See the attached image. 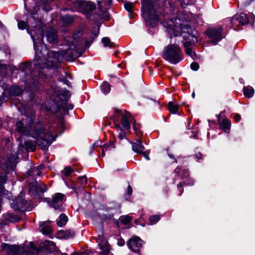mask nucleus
<instances>
[{
    "label": "nucleus",
    "mask_w": 255,
    "mask_h": 255,
    "mask_svg": "<svg viewBox=\"0 0 255 255\" xmlns=\"http://www.w3.org/2000/svg\"><path fill=\"white\" fill-rule=\"evenodd\" d=\"M169 157H170V158H171V159H174V155H173L169 154Z\"/></svg>",
    "instance_id": "obj_55"
},
{
    "label": "nucleus",
    "mask_w": 255,
    "mask_h": 255,
    "mask_svg": "<svg viewBox=\"0 0 255 255\" xmlns=\"http://www.w3.org/2000/svg\"><path fill=\"white\" fill-rule=\"evenodd\" d=\"M126 9L128 12H131L132 10V4L130 2H126L124 4Z\"/></svg>",
    "instance_id": "obj_38"
},
{
    "label": "nucleus",
    "mask_w": 255,
    "mask_h": 255,
    "mask_svg": "<svg viewBox=\"0 0 255 255\" xmlns=\"http://www.w3.org/2000/svg\"><path fill=\"white\" fill-rule=\"evenodd\" d=\"M206 33L211 39L212 43L214 44H216L218 42L225 37L223 33V28L222 27L209 29L207 31Z\"/></svg>",
    "instance_id": "obj_9"
},
{
    "label": "nucleus",
    "mask_w": 255,
    "mask_h": 255,
    "mask_svg": "<svg viewBox=\"0 0 255 255\" xmlns=\"http://www.w3.org/2000/svg\"><path fill=\"white\" fill-rule=\"evenodd\" d=\"M221 126L226 133H229L231 128V123L228 120H223L221 124Z\"/></svg>",
    "instance_id": "obj_25"
},
{
    "label": "nucleus",
    "mask_w": 255,
    "mask_h": 255,
    "mask_svg": "<svg viewBox=\"0 0 255 255\" xmlns=\"http://www.w3.org/2000/svg\"><path fill=\"white\" fill-rule=\"evenodd\" d=\"M62 255H67V254H66V253H64V254H62Z\"/></svg>",
    "instance_id": "obj_63"
},
{
    "label": "nucleus",
    "mask_w": 255,
    "mask_h": 255,
    "mask_svg": "<svg viewBox=\"0 0 255 255\" xmlns=\"http://www.w3.org/2000/svg\"><path fill=\"white\" fill-rule=\"evenodd\" d=\"M93 253L86 251L84 252H81V253H73L71 255H93Z\"/></svg>",
    "instance_id": "obj_37"
},
{
    "label": "nucleus",
    "mask_w": 255,
    "mask_h": 255,
    "mask_svg": "<svg viewBox=\"0 0 255 255\" xmlns=\"http://www.w3.org/2000/svg\"><path fill=\"white\" fill-rule=\"evenodd\" d=\"M132 188L129 185H128V188H127V194L128 195H130L132 194Z\"/></svg>",
    "instance_id": "obj_45"
},
{
    "label": "nucleus",
    "mask_w": 255,
    "mask_h": 255,
    "mask_svg": "<svg viewBox=\"0 0 255 255\" xmlns=\"http://www.w3.org/2000/svg\"><path fill=\"white\" fill-rule=\"evenodd\" d=\"M177 188H178V189H179V188H180V187H181V186H182V184H181V182H179V183H178V184H177Z\"/></svg>",
    "instance_id": "obj_54"
},
{
    "label": "nucleus",
    "mask_w": 255,
    "mask_h": 255,
    "mask_svg": "<svg viewBox=\"0 0 255 255\" xmlns=\"http://www.w3.org/2000/svg\"><path fill=\"white\" fill-rule=\"evenodd\" d=\"M194 181L193 179H187L186 181H184V183L186 185H192L194 184Z\"/></svg>",
    "instance_id": "obj_43"
},
{
    "label": "nucleus",
    "mask_w": 255,
    "mask_h": 255,
    "mask_svg": "<svg viewBox=\"0 0 255 255\" xmlns=\"http://www.w3.org/2000/svg\"><path fill=\"white\" fill-rule=\"evenodd\" d=\"M112 0H101L98 1V8L102 12L103 10L108 9L111 5Z\"/></svg>",
    "instance_id": "obj_20"
},
{
    "label": "nucleus",
    "mask_w": 255,
    "mask_h": 255,
    "mask_svg": "<svg viewBox=\"0 0 255 255\" xmlns=\"http://www.w3.org/2000/svg\"><path fill=\"white\" fill-rule=\"evenodd\" d=\"M47 190V188H46V187L45 185H43V187H42L41 188V189H40V191H41L42 192H44L45 191H46Z\"/></svg>",
    "instance_id": "obj_49"
},
{
    "label": "nucleus",
    "mask_w": 255,
    "mask_h": 255,
    "mask_svg": "<svg viewBox=\"0 0 255 255\" xmlns=\"http://www.w3.org/2000/svg\"><path fill=\"white\" fill-rule=\"evenodd\" d=\"M64 195L62 193H56L53 195L52 199L48 201L49 206L56 210L62 211L63 201Z\"/></svg>",
    "instance_id": "obj_10"
},
{
    "label": "nucleus",
    "mask_w": 255,
    "mask_h": 255,
    "mask_svg": "<svg viewBox=\"0 0 255 255\" xmlns=\"http://www.w3.org/2000/svg\"><path fill=\"white\" fill-rule=\"evenodd\" d=\"M73 170L70 167H65L62 171V174L65 177H68L72 172Z\"/></svg>",
    "instance_id": "obj_33"
},
{
    "label": "nucleus",
    "mask_w": 255,
    "mask_h": 255,
    "mask_svg": "<svg viewBox=\"0 0 255 255\" xmlns=\"http://www.w3.org/2000/svg\"><path fill=\"white\" fill-rule=\"evenodd\" d=\"M243 91L244 96L248 98L252 97L254 94V89L251 86L244 87Z\"/></svg>",
    "instance_id": "obj_23"
},
{
    "label": "nucleus",
    "mask_w": 255,
    "mask_h": 255,
    "mask_svg": "<svg viewBox=\"0 0 255 255\" xmlns=\"http://www.w3.org/2000/svg\"><path fill=\"white\" fill-rule=\"evenodd\" d=\"M114 111L113 120L117 130L120 131L118 137L120 139H124L126 137L125 130L130 128V124H133L134 128V120L130 114L125 110L116 108Z\"/></svg>",
    "instance_id": "obj_4"
},
{
    "label": "nucleus",
    "mask_w": 255,
    "mask_h": 255,
    "mask_svg": "<svg viewBox=\"0 0 255 255\" xmlns=\"http://www.w3.org/2000/svg\"><path fill=\"white\" fill-rule=\"evenodd\" d=\"M160 219V216L159 215H153L151 216L149 218V222L151 225H154L156 224Z\"/></svg>",
    "instance_id": "obj_32"
},
{
    "label": "nucleus",
    "mask_w": 255,
    "mask_h": 255,
    "mask_svg": "<svg viewBox=\"0 0 255 255\" xmlns=\"http://www.w3.org/2000/svg\"><path fill=\"white\" fill-rule=\"evenodd\" d=\"M38 81H37L36 78H33L32 83L26 82L24 83V86L25 89L27 91H31L33 92L37 90V86H38Z\"/></svg>",
    "instance_id": "obj_18"
},
{
    "label": "nucleus",
    "mask_w": 255,
    "mask_h": 255,
    "mask_svg": "<svg viewBox=\"0 0 255 255\" xmlns=\"http://www.w3.org/2000/svg\"><path fill=\"white\" fill-rule=\"evenodd\" d=\"M79 181L80 182V183L83 184L84 183H86L87 182V177L85 176H83L81 177H80L79 178Z\"/></svg>",
    "instance_id": "obj_41"
},
{
    "label": "nucleus",
    "mask_w": 255,
    "mask_h": 255,
    "mask_svg": "<svg viewBox=\"0 0 255 255\" xmlns=\"http://www.w3.org/2000/svg\"><path fill=\"white\" fill-rule=\"evenodd\" d=\"M1 248L3 251L5 252L8 255H17L20 251L19 247L16 245H10L2 243Z\"/></svg>",
    "instance_id": "obj_14"
},
{
    "label": "nucleus",
    "mask_w": 255,
    "mask_h": 255,
    "mask_svg": "<svg viewBox=\"0 0 255 255\" xmlns=\"http://www.w3.org/2000/svg\"><path fill=\"white\" fill-rule=\"evenodd\" d=\"M127 246L133 252L138 253L142 246V241L138 237L134 236L127 242Z\"/></svg>",
    "instance_id": "obj_11"
},
{
    "label": "nucleus",
    "mask_w": 255,
    "mask_h": 255,
    "mask_svg": "<svg viewBox=\"0 0 255 255\" xmlns=\"http://www.w3.org/2000/svg\"><path fill=\"white\" fill-rule=\"evenodd\" d=\"M132 219V217L129 215L123 216L120 217V220L124 225L129 224Z\"/></svg>",
    "instance_id": "obj_30"
},
{
    "label": "nucleus",
    "mask_w": 255,
    "mask_h": 255,
    "mask_svg": "<svg viewBox=\"0 0 255 255\" xmlns=\"http://www.w3.org/2000/svg\"><path fill=\"white\" fill-rule=\"evenodd\" d=\"M168 109L170 113L173 114H178L179 105L173 102H170L168 104Z\"/></svg>",
    "instance_id": "obj_21"
},
{
    "label": "nucleus",
    "mask_w": 255,
    "mask_h": 255,
    "mask_svg": "<svg viewBox=\"0 0 255 255\" xmlns=\"http://www.w3.org/2000/svg\"><path fill=\"white\" fill-rule=\"evenodd\" d=\"M183 193V191H181L180 193H179V195H181V194Z\"/></svg>",
    "instance_id": "obj_62"
},
{
    "label": "nucleus",
    "mask_w": 255,
    "mask_h": 255,
    "mask_svg": "<svg viewBox=\"0 0 255 255\" xmlns=\"http://www.w3.org/2000/svg\"><path fill=\"white\" fill-rule=\"evenodd\" d=\"M180 168L177 167L175 170V172L177 174H179V172H180Z\"/></svg>",
    "instance_id": "obj_50"
},
{
    "label": "nucleus",
    "mask_w": 255,
    "mask_h": 255,
    "mask_svg": "<svg viewBox=\"0 0 255 255\" xmlns=\"http://www.w3.org/2000/svg\"><path fill=\"white\" fill-rule=\"evenodd\" d=\"M40 230L43 234H49L51 232V227L46 222L39 223Z\"/></svg>",
    "instance_id": "obj_22"
},
{
    "label": "nucleus",
    "mask_w": 255,
    "mask_h": 255,
    "mask_svg": "<svg viewBox=\"0 0 255 255\" xmlns=\"http://www.w3.org/2000/svg\"><path fill=\"white\" fill-rule=\"evenodd\" d=\"M171 37V39H172ZM174 43L171 40L170 43L165 46L162 54V58L170 63L176 64L183 59V54L179 46L180 40L175 38Z\"/></svg>",
    "instance_id": "obj_5"
},
{
    "label": "nucleus",
    "mask_w": 255,
    "mask_h": 255,
    "mask_svg": "<svg viewBox=\"0 0 255 255\" xmlns=\"http://www.w3.org/2000/svg\"><path fill=\"white\" fill-rule=\"evenodd\" d=\"M101 89L104 94H107L111 91V85L107 82H104L101 86Z\"/></svg>",
    "instance_id": "obj_27"
},
{
    "label": "nucleus",
    "mask_w": 255,
    "mask_h": 255,
    "mask_svg": "<svg viewBox=\"0 0 255 255\" xmlns=\"http://www.w3.org/2000/svg\"><path fill=\"white\" fill-rule=\"evenodd\" d=\"M29 249H24L23 255H37L43 250L46 254H51L54 252L59 253V251L54 242L46 241L43 243L42 249L36 248L32 242L29 243Z\"/></svg>",
    "instance_id": "obj_6"
},
{
    "label": "nucleus",
    "mask_w": 255,
    "mask_h": 255,
    "mask_svg": "<svg viewBox=\"0 0 255 255\" xmlns=\"http://www.w3.org/2000/svg\"><path fill=\"white\" fill-rule=\"evenodd\" d=\"M35 168L36 169H38L39 170H40V171L43 169L44 168V166L43 165H40L38 166H37V167H35Z\"/></svg>",
    "instance_id": "obj_52"
},
{
    "label": "nucleus",
    "mask_w": 255,
    "mask_h": 255,
    "mask_svg": "<svg viewBox=\"0 0 255 255\" xmlns=\"http://www.w3.org/2000/svg\"><path fill=\"white\" fill-rule=\"evenodd\" d=\"M46 36L47 41L51 44H56L58 42V37L55 30L49 28L46 30Z\"/></svg>",
    "instance_id": "obj_16"
},
{
    "label": "nucleus",
    "mask_w": 255,
    "mask_h": 255,
    "mask_svg": "<svg viewBox=\"0 0 255 255\" xmlns=\"http://www.w3.org/2000/svg\"><path fill=\"white\" fill-rule=\"evenodd\" d=\"M9 92L11 95L18 96L22 94V90L21 88L17 86H13L10 88Z\"/></svg>",
    "instance_id": "obj_24"
},
{
    "label": "nucleus",
    "mask_w": 255,
    "mask_h": 255,
    "mask_svg": "<svg viewBox=\"0 0 255 255\" xmlns=\"http://www.w3.org/2000/svg\"><path fill=\"white\" fill-rule=\"evenodd\" d=\"M240 82H241V83H244V80H243V79H240Z\"/></svg>",
    "instance_id": "obj_57"
},
{
    "label": "nucleus",
    "mask_w": 255,
    "mask_h": 255,
    "mask_svg": "<svg viewBox=\"0 0 255 255\" xmlns=\"http://www.w3.org/2000/svg\"><path fill=\"white\" fill-rule=\"evenodd\" d=\"M132 148L134 152L138 153H141L144 150V147L140 139H137L135 142L132 143Z\"/></svg>",
    "instance_id": "obj_19"
},
{
    "label": "nucleus",
    "mask_w": 255,
    "mask_h": 255,
    "mask_svg": "<svg viewBox=\"0 0 255 255\" xmlns=\"http://www.w3.org/2000/svg\"><path fill=\"white\" fill-rule=\"evenodd\" d=\"M13 159L14 160L15 158H9L4 163H2L3 159L0 157V184H4L7 181V174L10 170L13 169Z\"/></svg>",
    "instance_id": "obj_8"
},
{
    "label": "nucleus",
    "mask_w": 255,
    "mask_h": 255,
    "mask_svg": "<svg viewBox=\"0 0 255 255\" xmlns=\"http://www.w3.org/2000/svg\"><path fill=\"white\" fill-rule=\"evenodd\" d=\"M29 148L31 149V150L32 151H33V150H34L35 149V146H34V145H30V146L29 147Z\"/></svg>",
    "instance_id": "obj_53"
},
{
    "label": "nucleus",
    "mask_w": 255,
    "mask_h": 255,
    "mask_svg": "<svg viewBox=\"0 0 255 255\" xmlns=\"http://www.w3.org/2000/svg\"><path fill=\"white\" fill-rule=\"evenodd\" d=\"M236 19L241 24L245 25L249 23H254L255 20V16L253 13L247 15L245 13H241L239 15H236L233 18V20Z\"/></svg>",
    "instance_id": "obj_12"
},
{
    "label": "nucleus",
    "mask_w": 255,
    "mask_h": 255,
    "mask_svg": "<svg viewBox=\"0 0 255 255\" xmlns=\"http://www.w3.org/2000/svg\"><path fill=\"white\" fill-rule=\"evenodd\" d=\"M68 221V218L64 214H61L59 216V220L57 222V225L59 227H63L66 225Z\"/></svg>",
    "instance_id": "obj_26"
},
{
    "label": "nucleus",
    "mask_w": 255,
    "mask_h": 255,
    "mask_svg": "<svg viewBox=\"0 0 255 255\" xmlns=\"http://www.w3.org/2000/svg\"><path fill=\"white\" fill-rule=\"evenodd\" d=\"M89 44H88L87 43H86V46L88 47L89 46Z\"/></svg>",
    "instance_id": "obj_59"
},
{
    "label": "nucleus",
    "mask_w": 255,
    "mask_h": 255,
    "mask_svg": "<svg viewBox=\"0 0 255 255\" xmlns=\"http://www.w3.org/2000/svg\"><path fill=\"white\" fill-rule=\"evenodd\" d=\"M63 236L64 238H69L74 236V233L73 231L67 230L63 232Z\"/></svg>",
    "instance_id": "obj_35"
},
{
    "label": "nucleus",
    "mask_w": 255,
    "mask_h": 255,
    "mask_svg": "<svg viewBox=\"0 0 255 255\" xmlns=\"http://www.w3.org/2000/svg\"><path fill=\"white\" fill-rule=\"evenodd\" d=\"M114 148V145L112 142H109L107 144H105L102 146V156H104L105 155L106 151L108 150H111Z\"/></svg>",
    "instance_id": "obj_28"
},
{
    "label": "nucleus",
    "mask_w": 255,
    "mask_h": 255,
    "mask_svg": "<svg viewBox=\"0 0 255 255\" xmlns=\"http://www.w3.org/2000/svg\"><path fill=\"white\" fill-rule=\"evenodd\" d=\"M41 173V171L40 170H39L38 169L35 168V167L32 168L31 169L30 171H28V174L29 175H36L38 176H40Z\"/></svg>",
    "instance_id": "obj_34"
},
{
    "label": "nucleus",
    "mask_w": 255,
    "mask_h": 255,
    "mask_svg": "<svg viewBox=\"0 0 255 255\" xmlns=\"http://www.w3.org/2000/svg\"><path fill=\"white\" fill-rule=\"evenodd\" d=\"M241 116L239 114H236L234 116V119L237 122L240 121V120H241Z\"/></svg>",
    "instance_id": "obj_48"
},
{
    "label": "nucleus",
    "mask_w": 255,
    "mask_h": 255,
    "mask_svg": "<svg viewBox=\"0 0 255 255\" xmlns=\"http://www.w3.org/2000/svg\"><path fill=\"white\" fill-rule=\"evenodd\" d=\"M5 218L7 221H10L11 222H14L16 221V219L15 218L14 216L13 215V214L11 213H7Z\"/></svg>",
    "instance_id": "obj_36"
},
{
    "label": "nucleus",
    "mask_w": 255,
    "mask_h": 255,
    "mask_svg": "<svg viewBox=\"0 0 255 255\" xmlns=\"http://www.w3.org/2000/svg\"><path fill=\"white\" fill-rule=\"evenodd\" d=\"M19 201H16V205H11V207L15 210H23L24 209V203L20 201V199H18Z\"/></svg>",
    "instance_id": "obj_29"
},
{
    "label": "nucleus",
    "mask_w": 255,
    "mask_h": 255,
    "mask_svg": "<svg viewBox=\"0 0 255 255\" xmlns=\"http://www.w3.org/2000/svg\"><path fill=\"white\" fill-rule=\"evenodd\" d=\"M98 33H99L98 31L97 32H92V35L91 38L90 40V43H92L93 42V41L94 40V39H95V38H96L98 36Z\"/></svg>",
    "instance_id": "obj_44"
},
{
    "label": "nucleus",
    "mask_w": 255,
    "mask_h": 255,
    "mask_svg": "<svg viewBox=\"0 0 255 255\" xmlns=\"http://www.w3.org/2000/svg\"><path fill=\"white\" fill-rule=\"evenodd\" d=\"M16 127L18 132L33 137L36 143L44 151L47 150L58 135L57 129L54 126L49 128L47 131L40 123H32L28 127H25L22 122L18 121L16 123Z\"/></svg>",
    "instance_id": "obj_2"
},
{
    "label": "nucleus",
    "mask_w": 255,
    "mask_h": 255,
    "mask_svg": "<svg viewBox=\"0 0 255 255\" xmlns=\"http://www.w3.org/2000/svg\"><path fill=\"white\" fill-rule=\"evenodd\" d=\"M59 79L60 81L62 82L64 84H65L67 85H69V82L67 80L65 79L64 77L62 78H59Z\"/></svg>",
    "instance_id": "obj_47"
},
{
    "label": "nucleus",
    "mask_w": 255,
    "mask_h": 255,
    "mask_svg": "<svg viewBox=\"0 0 255 255\" xmlns=\"http://www.w3.org/2000/svg\"><path fill=\"white\" fill-rule=\"evenodd\" d=\"M191 68L194 71H197L199 68V66L197 63L193 62L190 65Z\"/></svg>",
    "instance_id": "obj_40"
},
{
    "label": "nucleus",
    "mask_w": 255,
    "mask_h": 255,
    "mask_svg": "<svg viewBox=\"0 0 255 255\" xmlns=\"http://www.w3.org/2000/svg\"><path fill=\"white\" fill-rule=\"evenodd\" d=\"M102 42L104 47H109L112 48L113 45V43L111 42L110 39L108 37H104L102 39Z\"/></svg>",
    "instance_id": "obj_31"
},
{
    "label": "nucleus",
    "mask_w": 255,
    "mask_h": 255,
    "mask_svg": "<svg viewBox=\"0 0 255 255\" xmlns=\"http://www.w3.org/2000/svg\"><path fill=\"white\" fill-rule=\"evenodd\" d=\"M136 134H137V136H139L140 135V134H138V133H137L136 131Z\"/></svg>",
    "instance_id": "obj_60"
},
{
    "label": "nucleus",
    "mask_w": 255,
    "mask_h": 255,
    "mask_svg": "<svg viewBox=\"0 0 255 255\" xmlns=\"http://www.w3.org/2000/svg\"><path fill=\"white\" fill-rule=\"evenodd\" d=\"M38 76H39V77H40V76H41V73H39V74H38Z\"/></svg>",
    "instance_id": "obj_61"
},
{
    "label": "nucleus",
    "mask_w": 255,
    "mask_h": 255,
    "mask_svg": "<svg viewBox=\"0 0 255 255\" xmlns=\"http://www.w3.org/2000/svg\"><path fill=\"white\" fill-rule=\"evenodd\" d=\"M98 245L100 247L102 252L100 255H113L110 252V246L102 235H99L98 237Z\"/></svg>",
    "instance_id": "obj_13"
},
{
    "label": "nucleus",
    "mask_w": 255,
    "mask_h": 255,
    "mask_svg": "<svg viewBox=\"0 0 255 255\" xmlns=\"http://www.w3.org/2000/svg\"><path fill=\"white\" fill-rule=\"evenodd\" d=\"M189 20V17L187 14L183 11H179L177 13V17L175 19H172L171 23L169 24L170 26L173 27H169L168 31L169 33L172 31L175 37H179L182 33H188L189 34L188 39L190 41H186L184 43V46L185 49V52L187 55H188L194 58L195 54L192 51L191 42L195 43L197 42V37L193 34H190L189 31L191 28L184 22Z\"/></svg>",
    "instance_id": "obj_3"
},
{
    "label": "nucleus",
    "mask_w": 255,
    "mask_h": 255,
    "mask_svg": "<svg viewBox=\"0 0 255 255\" xmlns=\"http://www.w3.org/2000/svg\"><path fill=\"white\" fill-rule=\"evenodd\" d=\"M141 4L143 17L146 22L152 20L157 21L158 17L153 2L150 0H143Z\"/></svg>",
    "instance_id": "obj_7"
},
{
    "label": "nucleus",
    "mask_w": 255,
    "mask_h": 255,
    "mask_svg": "<svg viewBox=\"0 0 255 255\" xmlns=\"http://www.w3.org/2000/svg\"><path fill=\"white\" fill-rule=\"evenodd\" d=\"M141 154H142L143 156L144 157V158L147 160H149L150 159H149V151L148 150H146V151H143L141 153Z\"/></svg>",
    "instance_id": "obj_42"
},
{
    "label": "nucleus",
    "mask_w": 255,
    "mask_h": 255,
    "mask_svg": "<svg viewBox=\"0 0 255 255\" xmlns=\"http://www.w3.org/2000/svg\"><path fill=\"white\" fill-rule=\"evenodd\" d=\"M10 70L12 73L17 69L15 67L7 66L4 64H0V85L1 82L5 81V79L7 78V70Z\"/></svg>",
    "instance_id": "obj_15"
},
{
    "label": "nucleus",
    "mask_w": 255,
    "mask_h": 255,
    "mask_svg": "<svg viewBox=\"0 0 255 255\" xmlns=\"http://www.w3.org/2000/svg\"><path fill=\"white\" fill-rule=\"evenodd\" d=\"M80 6L86 12H89L94 10L96 6L95 4L91 1H83L79 4Z\"/></svg>",
    "instance_id": "obj_17"
},
{
    "label": "nucleus",
    "mask_w": 255,
    "mask_h": 255,
    "mask_svg": "<svg viewBox=\"0 0 255 255\" xmlns=\"http://www.w3.org/2000/svg\"><path fill=\"white\" fill-rule=\"evenodd\" d=\"M24 144H25V145L27 147H28L29 142H25Z\"/></svg>",
    "instance_id": "obj_56"
},
{
    "label": "nucleus",
    "mask_w": 255,
    "mask_h": 255,
    "mask_svg": "<svg viewBox=\"0 0 255 255\" xmlns=\"http://www.w3.org/2000/svg\"><path fill=\"white\" fill-rule=\"evenodd\" d=\"M196 157H197V158L198 159H201L202 158V154L201 153H198L197 154H196Z\"/></svg>",
    "instance_id": "obj_51"
},
{
    "label": "nucleus",
    "mask_w": 255,
    "mask_h": 255,
    "mask_svg": "<svg viewBox=\"0 0 255 255\" xmlns=\"http://www.w3.org/2000/svg\"><path fill=\"white\" fill-rule=\"evenodd\" d=\"M181 178L183 179L188 178L189 176V171L186 169H184L182 171L181 173Z\"/></svg>",
    "instance_id": "obj_39"
},
{
    "label": "nucleus",
    "mask_w": 255,
    "mask_h": 255,
    "mask_svg": "<svg viewBox=\"0 0 255 255\" xmlns=\"http://www.w3.org/2000/svg\"><path fill=\"white\" fill-rule=\"evenodd\" d=\"M24 0V4H25V5L26 6V1H27V0Z\"/></svg>",
    "instance_id": "obj_58"
},
{
    "label": "nucleus",
    "mask_w": 255,
    "mask_h": 255,
    "mask_svg": "<svg viewBox=\"0 0 255 255\" xmlns=\"http://www.w3.org/2000/svg\"><path fill=\"white\" fill-rule=\"evenodd\" d=\"M17 25L19 29L23 30L26 28L27 31L33 40L35 51V70L40 68H57L62 57L65 56L68 60H73L81 56L78 51L80 46L78 44L76 46L74 42H68V47L60 52L48 51L45 45L42 43L45 25L37 18L36 14H32L29 16L27 19V23L21 20L18 22Z\"/></svg>",
    "instance_id": "obj_1"
},
{
    "label": "nucleus",
    "mask_w": 255,
    "mask_h": 255,
    "mask_svg": "<svg viewBox=\"0 0 255 255\" xmlns=\"http://www.w3.org/2000/svg\"><path fill=\"white\" fill-rule=\"evenodd\" d=\"M53 100H54L55 102H56V99H53Z\"/></svg>",
    "instance_id": "obj_64"
},
{
    "label": "nucleus",
    "mask_w": 255,
    "mask_h": 255,
    "mask_svg": "<svg viewBox=\"0 0 255 255\" xmlns=\"http://www.w3.org/2000/svg\"><path fill=\"white\" fill-rule=\"evenodd\" d=\"M117 244L119 246H123L125 245V241L123 239H120L118 240Z\"/></svg>",
    "instance_id": "obj_46"
}]
</instances>
